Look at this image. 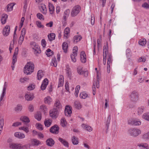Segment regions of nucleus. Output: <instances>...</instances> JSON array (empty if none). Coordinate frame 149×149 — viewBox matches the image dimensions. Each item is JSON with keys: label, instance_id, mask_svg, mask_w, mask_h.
I'll return each mask as SVG.
<instances>
[{"label": "nucleus", "instance_id": "nucleus-1", "mask_svg": "<svg viewBox=\"0 0 149 149\" xmlns=\"http://www.w3.org/2000/svg\"><path fill=\"white\" fill-rule=\"evenodd\" d=\"M34 65L31 62H28L24 68V72L28 75L30 74L34 71Z\"/></svg>", "mask_w": 149, "mask_h": 149}, {"label": "nucleus", "instance_id": "nucleus-2", "mask_svg": "<svg viewBox=\"0 0 149 149\" xmlns=\"http://www.w3.org/2000/svg\"><path fill=\"white\" fill-rule=\"evenodd\" d=\"M129 98L131 101L133 102H136L139 98V95L137 91L134 90L132 91L129 95Z\"/></svg>", "mask_w": 149, "mask_h": 149}, {"label": "nucleus", "instance_id": "nucleus-3", "mask_svg": "<svg viewBox=\"0 0 149 149\" xmlns=\"http://www.w3.org/2000/svg\"><path fill=\"white\" fill-rule=\"evenodd\" d=\"M81 10V7L79 5H76L72 8L71 13V15L72 17L76 16Z\"/></svg>", "mask_w": 149, "mask_h": 149}, {"label": "nucleus", "instance_id": "nucleus-4", "mask_svg": "<svg viewBox=\"0 0 149 149\" xmlns=\"http://www.w3.org/2000/svg\"><path fill=\"white\" fill-rule=\"evenodd\" d=\"M128 132L131 136L135 137L141 134V131L138 129L132 128L129 129Z\"/></svg>", "mask_w": 149, "mask_h": 149}, {"label": "nucleus", "instance_id": "nucleus-5", "mask_svg": "<svg viewBox=\"0 0 149 149\" xmlns=\"http://www.w3.org/2000/svg\"><path fill=\"white\" fill-rule=\"evenodd\" d=\"M9 147L13 149H21L23 148L21 144L14 143H10Z\"/></svg>", "mask_w": 149, "mask_h": 149}, {"label": "nucleus", "instance_id": "nucleus-6", "mask_svg": "<svg viewBox=\"0 0 149 149\" xmlns=\"http://www.w3.org/2000/svg\"><path fill=\"white\" fill-rule=\"evenodd\" d=\"M77 47L76 46L74 47L73 49V54L70 55V57L72 61L74 63L76 62L75 57L77 56Z\"/></svg>", "mask_w": 149, "mask_h": 149}, {"label": "nucleus", "instance_id": "nucleus-7", "mask_svg": "<svg viewBox=\"0 0 149 149\" xmlns=\"http://www.w3.org/2000/svg\"><path fill=\"white\" fill-rule=\"evenodd\" d=\"M59 111V110L53 108L50 111V115L52 118H56L58 115Z\"/></svg>", "mask_w": 149, "mask_h": 149}, {"label": "nucleus", "instance_id": "nucleus-8", "mask_svg": "<svg viewBox=\"0 0 149 149\" xmlns=\"http://www.w3.org/2000/svg\"><path fill=\"white\" fill-rule=\"evenodd\" d=\"M26 33V30L25 28H23L22 30V33L18 40V43L21 45L24 40V37Z\"/></svg>", "mask_w": 149, "mask_h": 149}, {"label": "nucleus", "instance_id": "nucleus-9", "mask_svg": "<svg viewBox=\"0 0 149 149\" xmlns=\"http://www.w3.org/2000/svg\"><path fill=\"white\" fill-rule=\"evenodd\" d=\"M59 127L57 125L52 126L50 129V131L52 133L54 134H57L59 132Z\"/></svg>", "mask_w": 149, "mask_h": 149}, {"label": "nucleus", "instance_id": "nucleus-10", "mask_svg": "<svg viewBox=\"0 0 149 149\" xmlns=\"http://www.w3.org/2000/svg\"><path fill=\"white\" fill-rule=\"evenodd\" d=\"M71 108L68 105H67L65 107V114L66 116H70L72 113Z\"/></svg>", "mask_w": 149, "mask_h": 149}, {"label": "nucleus", "instance_id": "nucleus-11", "mask_svg": "<svg viewBox=\"0 0 149 149\" xmlns=\"http://www.w3.org/2000/svg\"><path fill=\"white\" fill-rule=\"evenodd\" d=\"M112 63V58L111 55L109 56V58L108 59L107 62V72L108 73H109L110 72V66Z\"/></svg>", "mask_w": 149, "mask_h": 149}, {"label": "nucleus", "instance_id": "nucleus-12", "mask_svg": "<svg viewBox=\"0 0 149 149\" xmlns=\"http://www.w3.org/2000/svg\"><path fill=\"white\" fill-rule=\"evenodd\" d=\"M128 123L129 124L133 125L138 126L140 125L141 124V122L140 120L139 119H136L131 120V122L129 120Z\"/></svg>", "mask_w": 149, "mask_h": 149}, {"label": "nucleus", "instance_id": "nucleus-13", "mask_svg": "<svg viewBox=\"0 0 149 149\" xmlns=\"http://www.w3.org/2000/svg\"><path fill=\"white\" fill-rule=\"evenodd\" d=\"M10 29V27L9 26L7 25L5 26L3 29V32L4 36H6L9 35Z\"/></svg>", "mask_w": 149, "mask_h": 149}, {"label": "nucleus", "instance_id": "nucleus-14", "mask_svg": "<svg viewBox=\"0 0 149 149\" xmlns=\"http://www.w3.org/2000/svg\"><path fill=\"white\" fill-rule=\"evenodd\" d=\"M48 84V80L47 79H45L43 81L40 87L41 89L42 90L45 89L47 86Z\"/></svg>", "mask_w": 149, "mask_h": 149}, {"label": "nucleus", "instance_id": "nucleus-15", "mask_svg": "<svg viewBox=\"0 0 149 149\" xmlns=\"http://www.w3.org/2000/svg\"><path fill=\"white\" fill-rule=\"evenodd\" d=\"M61 105L58 100H56L54 103V108L60 111L61 109Z\"/></svg>", "mask_w": 149, "mask_h": 149}, {"label": "nucleus", "instance_id": "nucleus-16", "mask_svg": "<svg viewBox=\"0 0 149 149\" xmlns=\"http://www.w3.org/2000/svg\"><path fill=\"white\" fill-rule=\"evenodd\" d=\"M81 61V62L84 63L86 61V57L85 52L82 51L80 54Z\"/></svg>", "mask_w": 149, "mask_h": 149}, {"label": "nucleus", "instance_id": "nucleus-17", "mask_svg": "<svg viewBox=\"0 0 149 149\" xmlns=\"http://www.w3.org/2000/svg\"><path fill=\"white\" fill-rule=\"evenodd\" d=\"M25 97L26 100L30 101L32 100L33 99L34 96L33 94L27 93L25 95Z\"/></svg>", "mask_w": 149, "mask_h": 149}, {"label": "nucleus", "instance_id": "nucleus-18", "mask_svg": "<svg viewBox=\"0 0 149 149\" xmlns=\"http://www.w3.org/2000/svg\"><path fill=\"white\" fill-rule=\"evenodd\" d=\"M64 84V77L62 75L60 76L59 78L58 87L62 86Z\"/></svg>", "mask_w": 149, "mask_h": 149}, {"label": "nucleus", "instance_id": "nucleus-19", "mask_svg": "<svg viewBox=\"0 0 149 149\" xmlns=\"http://www.w3.org/2000/svg\"><path fill=\"white\" fill-rule=\"evenodd\" d=\"M107 48L106 46H104L103 50V63L104 65H105L106 63V57L107 56Z\"/></svg>", "mask_w": 149, "mask_h": 149}, {"label": "nucleus", "instance_id": "nucleus-20", "mask_svg": "<svg viewBox=\"0 0 149 149\" xmlns=\"http://www.w3.org/2000/svg\"><path fill=\"white\" fill-rule=\"evenodd\" d=\"M14 135L16 137L19 139H22L25 138V135L22 133L17 132L14 134Z\"/></svg>", "mask_w": 149, "mask_h": 149}, {"label": "nucleus", "instance_id": "nucleus-21", "mask_svg": "<svg viewBox=\"0 0 149 149\" xmlns=\"http://www.w3.org/2000/svg\"><path fill=\"white\" fill-rule=\"evenodd\" d=\"M47 144L49 146H51L54 144V142L52 138H49L46 141Z\"/></svg>", "mask_w": 149, "mask_h": 149}, {"label": "nucleus", "instance_id": "nucleus-22", "mask_svg": "<svg viewBox=\"0 0 149 149\" xmlns=\"http://www.w3.org/2000/svg\"><path fill=\"white\" fill-rule=\"evenodd\" d=\"M70 32V29L68 27H66L64 30V36L65 39H67L68 38V34Z\"/></svg>", "mask_w": 149, "mask_h": 149}, {"label": "nucleus", "instance_id": "nucleus-23", "mask_svg": "<svg viewBox=\"0 0 149 149\" xmlns=\"http://www.w3.org/2000/svg\"><path fill=\"white\" fill-rule=\"evenodd\" d=\"M40 9L41 12L43 14H46L47 12V9L45 5H42L40 8Z\"/></svg>", "mask_w": 149, "mask_h": 149}, {"label": "nucleus", "instance_id": "nucleus-24", "mask_svg": "<svg viewBox=\"0 0 149 149\" xmlns=\"http://www.w3.org/2000/svg\"><path fill=\"white\" fill-rule=\"evenodd\" d=\"M44 101L45 104H50L52 102V100L50 97L47 96L44 98Z\"/></svg>", "mask_w": 149, "mask_h": 149}, {"label": "nucleus", "instance_id": "nucleus-25", "mask_svg": "<svg viewBox=\"0 0 149 149\" xmlns=\"http://www.w3.org/2000/svg\"><path fill=\"white\" fill-rule=\"evenodd\" d=\"M70 13V10L69 9H67L64 12L63 16V19H67Z\"/></svg>", "mask_w": 149, "mask_h": 149}, {"label": "nucleus", "instance_id": "nucleus-26", "mask_svg": "<svg viewBox=\"0 0 149 149\" xmlns=\"http://www.w3.org/2000/svg\"><path fill=\"white\" fill-rule=\"evenodd\" d=\"M44 75L42 73V71L41 70H39L37 73V78L38 80L41 79L42 77Z\"/></svg>", "mask_w": 149, "mask_h": 149}, {"label": "nucleus", "instance_id": "nucleus-27", "mask_svg": "<svg viewBox=\"0 0 149 149\" xmlns=\"http://www.w3.org/2000/svg\"><path fill=\"white\" fill-rule=\"evenodd\" d=\"M52 122V120L50 119H46L44 122V123L46 127H48L50 126Z\"/></svg>", "mask_w": 149, "mask_h": 149}, {"label": "nucleus", "instance_id": "nucleus-28", "mask_svg": "<svg viewBox=\"0 0 149 149\" xmlns=\"http://www.w3.org/2000/svg\"><path fill=\"white\" fill-rule=\"evenodd\" d=\"M58 140L65 146L67 147H68V143L65 140L60 137L58 138Z\"/></svg>", "mask_w": 149, "mask_h": 149}, {"label": "nucleus", "instance_id": "nucleus-29", "mask_svg": "<svg viewBox=\"0 0 149 149\" xmlns=\"http://www.w3.org/2000/svg\"><path fill=\"white\" fill-rule=\"evenodd\" d=\"M82 38L80 36L76 35L74 37V43H77L80 41Z\"/></svg>", "mask_w": 149, "mask_h": 149}, {"label": "nucleus", "instance_id": "nucleus-30", "mask_svg": "<svg viewBox=\"0 0 149 149\" xmlns=\"http://www.w3.org/2000/svg\"><path fill=\"white\" fill-rule=\"evenodd\" d=\"M82 127L89 132H91L92 130V128L90 126H88L85 124H83L82 125Z\"/></svg>", "mask_w": 149, "mask_h": 149}, {"label": "nucleus", "instance_id": "nucleus-31", "mask_svg": "<svg viewBox=\"0 0 149 149\" xmlns=\"http://www.w3.org/2000/svg\"><path fill=\"white\" fill-rule=\"evenodd\" d=\"M20 120L26 123H29L30 122L29 118L28 117L26 116L21 117L20 118Z\"/></svg>", "mask_w": 149, "mask_h": 149}, {"label": "nucleus", "instance_id": "nucleus-32", "mask_svg": "<svg viewBox=\"0 0 149 149\" xmlns=\"http://www.w3.org/2000/svg\"><path fill=\"white\" fill-rule=\"evenodd\" d=\"M33 51L35 54H40L41 52V51L40 49V48L38 45H37V46L35 48L33 49Z\"/></svg>", "mask_w": 149, "mask_h": 149}, {"label": "nucleus", "instance_id": "nucleus-33", "mask_svg": "<svg viewBox=\"0 0 149 149\" xmlns=\"http://www.w3.org/2000/svg\"><path fill=\"white\" fill-rule=\"evenodd\" d=\"M48 6L50 13L51 14H53L54 10V6L53 5L50 3H49Z\"/></svg>", "mask_w": 149, "mask_h": 149}, {"label": "nucleus", "instance_id": "nucleus-34", "mask_svg": "<svg viewBox=\"0 0 149 149\" xmlns=\"http://www.w3.org/2000/svg\"><path fill=\"white\" fill-rule=\"evenodd\" d=\"M67 124V123L65 119L63 118H61V125L62 127H65Z\"/></svg>", "mask_w": 149, "mask_h": 149}, {"label": "nucleus", "instance_id": "nucleus-35", "mask_svg": "<svg viewBox=\"0 0 149 149\" xmlns=\"http://www.w3.org/2000/svg\"><path fill=\"white\" fill-rule=\"evenodd\" d=\"M8 18V15H3L1 18V20L2 24H4L5 23L6 20Z\"/></svg>", "mask_w": 149, "mask_h": 149}, {"label": "nucleus", "instance_id": "nucleus-36", "mask_svg": "<svg viewBox=\"0 0 149 149\" xmlns=\"http://www.w3.org/2000/svg\"><path fill=\"white\" fill-rule=\"evenodd\" d=\"M143 119L149 121V112H147L144 113L142 116Z\"/></svg>", "mask_w": 149, "mask_h": 149}, {"label": "nucleus", "instance_id": "nucleus-37", "mask_svg": "<svg viewBox=\"0 0 149 149\" xmlns=\"http://www.w3.org/2000/svg\"><path fill=\"white\" fill-rule=\"evenodd\" d=\"M68 47V45L66 42H64L63 43L62 47L64 52L66 53L67 52Z\"/></svg>", "mask_w": 149, "mask_h": 149}, {"label": "nucleus", "instance_id": "nucleus-38", "mask_svg": "<svg viewBox=\"0 0 149 149\" xmlns=\"http://www.w3.org/2000/svg\"><path fill=\"white\" fill-rule=\"evenodd\" d=\"M74 106L76 109H80L81 107V105L78 101H75L74 102Z\"/></svg>", "mask_w": 149, "mask_h": 149}, {"label": "nucleus", "instance_id": "nucleus-39", "mask_svg": "<svg viewBox=\"0 0 149 149\" xmlns=\"http://www.w3.org/2000/svg\"><path fill=\"white\" fill-rule=\"evenodd\" d=\"M55 35L54 33H50L48 35V37L50 41L54 40L55 38Z\"/></svg>", "mask_w": 149, "mask_h": 149}, {"label": "nucleus", "instance_id": "nucleus-40", "mask_svg": "<svg viewBox=\"0 0 149 149\" xmlns=\"http://www.w3.org/2000/svg\"><path fill=\"white\" fill-rule=\"evenodd\" d=\"M88 96V95L84 92H82L80 94V97L81 98L85 99Z\"/></svg>", "mask_w": 149, "mask_h": 149}, {"label": "nucleus", "instance_id": "nucleus-41", "mask_svg": "<svg viewBox=\"0 0 149 149\" xmlns=\"http://www.w3.org/2000/svg\"><path fill=\"white\" fill-rule=\"evenodd\" d=\"M66 73L68 76L70 77L71 75V71L70 68H69V65H67L66 66Z\"/></svg>", "mask_w": 149, "mask_h": 149}, {"label": "nucleus", "instance_id": "nucleus-42", "mask_svg": "<svg viewBox=\"0 0 149 149\" xmlns=\"http://www.w3.org/2000/svg\"><path fill=\"white\" fill-rule=\"evenodd\" d=\"M15 4L12 3L8 4L7 6V10L8 11H11L13 10V6Z\"/></svg>", "mask_w": 149, "mask_h": 149}, {"label": "nucleus", "instance_id": "nucleus-43", "mask_svg": "<svg viewBox=\"0 0 149 149\" xmlns=\"http://www.w3.org/2000/svg\"><path fill=\"white\" fill-rule=\"evenodd\" d=\"M139 43L140 45L143 46L146 43V40L145 39H141L139 40Z\"/></svg>", "mask_w": 149, "mask_h": 149}, {"label": "nucleus", "instance_id": "nucleus-44", "mask_svg": "<svg viewBox=\"0 0 149 149\" xmlns=\"http://www.w3.org/2000/svg\"><path fill=\"white\" fill-rule=\"evenodd\" d=\"M144 109V107L143 106H141L138 108V109L137 112L138 115H140L142 114Z\"/></svg>", "mask_w": 149, "mask_h": 149}, {"label": "nucleus", "instance_id": "nucleus-45", "mask_svg": "<svg viewBox=\"0 0 149 149\" xmlns=\"http://www.w3.org/2000/svg\"><path fill=\"white\" fill-rule=\"evenodd\" d=\"M72 143L74 145H77L78 143L77 139L76 138L75 136H73L72 139Z\"/></svg>", "mask_w": 149, "mask_h": 149}, {"label": "nucleus", "instance_id": "nucleus-46", "mask_svg": "<svg viewBox=\"0 0 149 149\" xmlns=\"http://www.w3.org/2000/svg\"><path fill=\"white\" fill-rule=\"evenodd\" d=\"M35 118L38 120H40L41 119V115L40 112H38L35 115Z\"/></svg>", "mask_w": 149, "mask_h": 149}, {"label": "nucleus", "instance_id": "nucleus-47", "mask_svg": "<svg viewBox=\"0 0 149 149\" xmlns=\"http://www.w3.org/2000/svg\"><path fill=\"white\" fill-rule=\"evenodd\" d=\"M80 88V86L79 85L77 86L75 88L74 95L76 97H77L78 96L79 90Z\"/></svg>", "mask_w": 149, "mask_h": 149}, {"label": "nucleus", "instance_id": "nucleus-48", "mask_svg": "<svg viewBox=\"0 0 149 149\" xmlns=\"http://www.w3.org/2000/svg\"><path fill=\"white\" fill-rule=\"evenodd\" d=\"M51 65L54 67H56L57 65V62L55 58H53L52 59Z\"/></svg>", "mask_w": 149, "mask_h": 149}, {"label": "nucleus", "instance_id": "nucleus-49", "mask_svg": "<svg viewBox=\"0 0 149 149\" xmlns=\"http://www.w3.org/2000/svg\"><path fill=\"white\" fill-rule=\"evenodd\" d=\"M138 146L139 147H142L145 149H148V145L146 143H141L139 144Z\"/></svg>", "mask_w": 149, "mask_h": 149}, {"label": "nucleus", "instance_id": "nucleus-50", "mask_svg": "<svg viewBox=\"0 0 149 149\" xmlns=\"http://www.w3.org/2000/svg\"><path fill=\"white\" fill-rule=\"evenodd\" d=\"M22 108V106L20 104H18L15 108V110L16 111L19 112L21 110Z\"/></svg>", "mask_w": 149, "mask_h": 149}, {"label": "nucleus", "instance_id": "nucleus-51", "mask_svg": "<svg viewBox=\"0 0 149 149\" xmlns=\"http://www.w3.org/2000/svg\"><path fill=\"white\" fill-rule=\"evenodd\" d=\"M126 55L127 57H130L131 55V50L129 49H127L126 50Z\"/></svg>", "mask_w": 149, "mask_h": 149}, {"label": "nucleus", "instance_id": "nucleus-52", "mask_svg": "<svg viewBox=\"0 0 149 149\" xmlns=\"http://www.w3.org/2000/svg\"><path fill=\"white\" fill-rule=\"evenodd\" d=\"M84 71H83L81 67H78L77 68V72L80 75H82L83 74Z\"/></svg>", "mask_w": 149, "mask_h": 149}, {"label": "nucleus", "instance_id": "nucleus-53", "mask_svg": "<svg viewBox=\"0 0 149 149\" xmlns=\"http://www.w3.org/2000/svg\"><path fill=\"white\" fill-rule=\"evenodd\" d=\"M146 58L145 57L141 56L140 57L138 60V61L139 62H144L146 61Z\"/></svg>", "mask_w": 149, "mask_h": 149}, {"label": "nucleus", "instance_id": "nucleus-54", "mask_svg": "<svg viewBox=\"0 0 149 149\" xmlns=\"http://www.w3.org/2000/svg\"><path fill=\"white\" fill-rule=\"evenodd\" d=\"M19 129L25 131L26 133H28L29 132V130L28 127H21L19 128Z\"/></svg>", "mask_w": 149, "mask_h": 149}, {"label": "nucleus", "instance_id": "nucleus-55", "mask_svg": "<svg viewBox=\"0 0 149 149\" xmlns=\"http://www.w3.org/2000/svg\"><path fill=\"white\" fill-rule=\"evenodd\" d=\"M36 24L38 26L39 28H43L44 27L43 25H42L40 22L39 21H37L36 22Z\"/></svg>", "mask_w": 149, "mask_h": 149}, {"label": "nucleus", "instance_id": "nucleus-56", "mask_svg": "<svg viewBox=\"0 0 149 149\" xmlns=\"http://www.w3.org/2000/svg\"><path fill=\"white\" fill-rule=\"evenodd\" d=\"M30 45L31 46V47H32L33 49L34 48H35L38 45L36 43L34 42H30Z\"/></svg>", "mask_w": 149, "mask_h": 149}, {"label": "nucleus", "instance_id": "nucleus-57", "mask_svg": "<svg viewBox=\"0 0 149 149\" xmlns=\"http://www.w3.org/2000/svg\"><path fill=\"white\" fill-rule=\"evenodd\" d=\"M111 120V115H109L107 118V128L109 126V124Z\"/></svg>", "mask_w": 149, "mask_h": 149}, {"label": "nucleus", "instance_id": "nucleus-58", "mask_svg": "<svg viewBox=\"0 0 149 149\" xmlns=\"http://www.w3.org/2000/svg\"><path fill=\"white\" fill-rule=\"evenodd\" d=\"M37 17L40 20H43L44 19L43 15L40 13H37Z\"/></svg>", "mask_w": 149, "mask_h": 149}, {"label": "nucleus", "instance_id": "nucleus-59", "mask_svg": "<svg viewBox=\"0 0 149 149\" xmlns=\"http://www.w3.org/2000/svg\"><path fill=\"white\" fill-rule=\"evenodd\" d=\"M33 142L34 145L36 146H38L40 143V142L39 140L35 139L33 140Z\"/></svg>", "mask_w": 149, "mask_h": 149}, {"label": "nucleus", "instance_id": "nucleus-60", "mask_svg": "<svg viewBox=\"0 0 149 149\" xmlns=\"http://www.w3.org/2000/svg\"><path fill=\"white\" fill-rule=\"evenodd\" d=\"M17 61V55H13V57L12 64L15 65Z\"/></svg>", "mask_w": 149, "mask_h": 149}, {"label": "nucleus", "instance_id": "nucleus-61", "mask_svg": "<svg viewBox=\"0 0 149 149\" xmlns=\"http://www.w3.org/2000/svg\"><path fill=\"white\" fill-rule=\"evenodd\" d=\"M40 109L45 112L47 110V107L45 105H43L40 106Z\"/></svg>", "mask_w": 149, "mask_h": 149}, {"label": "nucleus", "instance_id": "nucleus-62", "mask_svg": "<svg viewBox=\"0 0 149 149\" xmlns=\"http://www.w3.org/2000/svg\"><path fill=\"white\" fill-rule=\"evenodd\" d=\"M6 91H5L4 90V91H3L1 95L0 98V102H1L3 100V98L4 97L6 93Z\"/></svg>", "mask_w": 149, "mask_h": 149}, {"label": "nucleus", "instance_id": "nucleus-63", "mask_svg": "<svg viewBox=\"0 0 149 149\" xmlns=\"http://www.w3.org/2000/svg\"><path fill=\"white\" fill-rule=\"evenodd\" d=\"M142 7L146 9L149 8V5L148 3H143L142 5Z\"/></svg>", "mask_w": 149, "mask_h": 149}, {"label": "nucleus", "instance_id": "nucleus-64", "mask_svg": "<svg viewBox=\"0 0 149 149\" xmlns=\"http://www.w3.org/2000/svg\"><path fill=\"white\" fill-rule=\"evenodd\" d=\"M144 139H149V132L144 134L143 136Z\"/></svg>", "mask_w": 149, "mask_h": 149}]
</instances>
